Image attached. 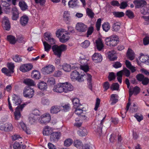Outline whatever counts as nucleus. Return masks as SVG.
<instances>
[{"label": "nucleus", "mask_w": 149, "mask_h": 149, "mask_svg": "<svg viewBox=\"0 0 149 149\" xmlns=\"http://www.w3.org/2000/svg\"><path fill=\"white\" fill-rule=\"evenodd\" d=\"M52 49L54 54L58 57L60 58L62 52L67 49V46L64 44L59 46L54 45L52 46Z\"/></svg>", "instance_id": "1"}, {"label": "nucleus", "mask_w": 149, "mask_h": 149, "mask_svg": "<svg viewBox=\"0 0 149 149\" xmlns=\"http://www.w3.org/2000/svg\"><path fill=\"white\" fill-rule=\"evenodd\" d=\"M119 42L118 37L113 35L105 39L106 44L110 47L115 46L117 45Z\"/></svg>", "instance_id": "2"}, {"label": "nucleus", "mask_w": 149, "mask_h": 149, "mask_svg": "<svg viewBox=\"0 0 149 149\" xmlns=\"http://www.w3.org/2000/svg\"><path fill=\"white\" fill-rule=\"evenodd\" d=\"M86 76V75L81 74V76L79 73L76 70L72 71L70 74L71 78L73 80H76L79 82H82L84 81V79Z\"/></svg>", "instance_id": "3"}, {"label": "nucleus", "mask_w": 149, "mask_h": 149, "mask_svg": "<svg viewBox=\"0 0 149 149\" xmlns=\"http://www.w3.org/2000/svg\"><path fill=\"white\" fill-rule=\"evenodd\" d=\"M34 91L29 86L26 87L24 90L23 94L24 97L31 98L34 95Z\"/></svg>", "instance_id": "4"}, {"label": "nucleus", "mask_w": 149, "mask_h": 149, "mask_svg": "<svg viewBox=\"0 0 149 149\" xmlns=\"http://www.w3.org/2000/svg\"><path fill=\"white\" fill-rule=\"evenodd\" d=\"M51 116L49 113L43 114L39 118L38 120L41 124H46L49 122L51 120Z\"/></svg>", "instance_id": "5"}, {"label": "nucleus", "mask_w": 149, "mask_h": 149, "mask_svg": "<svg viewBox=\"0 0 149 149\" xmlns=\"http://www.w3.org/2000/svg\"><path fill=\"white\" fill-rule=\"evenodd\" d=\"M61 133L59 132H54L52 133L50 135V141L52 142H57L61 136Z\"/></svg>", "instance_id": "6"}, {"label": "nucleus", "mask_w": 149, "mask_h": 149, "mask_svg": "<svg viewBox=\"0 0 149 149\" xmlns=\"http://www.w3.org/2000/svg\"><path fill=\"white\" fill-rule=\"evenodd\" d=\"M79 61L81 63L80 68L85 72H87L89 70L88 65L87 63V60L85 58L80 57Z\"/></svg>", "instance_id": "7"}, {"label": "nucleus", "mask_w": 149, "mask_h": 149, "mask_svg": "<svg viewBox=\"0 0 149 149\" xmlns=\"http://www.w3.org/2000/svg\"><path fill=\"white\" fill-rule=\"evenodd\" d=\"M136 77L138 81L141 82L144 85H146L149 83V79L147 77H145L142 74H138Z\"/></svg>", "instance_id": "8"}, {"label": "nucleus", "mask_w": 149, "mask_h": 149, "mask_svg": "<svg viewBox=\"0 0 149 149\" xmlns=\"http://www.w3.org/2000/svg\"><path fill=\"white\" fill-rule=\"evenodd\" d=\"M26 104H24L18 106L16 108L14 112L15 118L16 120H18L20 118V111H22L23 109L26 106Z\"/></svg>", "instance_id": "9"}, {"label": "nucleus", "mask_w": 149, "mask_h": 149, "mask_svg": "<svg viewBox=\"0 0 149 149\" xmlns=\"http://www.w3.org/2000/svg\"><path fill=\"white\" fill-rule=\"evenodd\" d=\"M13 126L10 123H7L5 124H0V129L6 132H10L12 130Z\"/></svg>", "instance_id": "10"}, {"label": "nucleus", "mask_w": 149, "mask_h": 149, "mask_svg": "<svg viewBox=\"0 0 149 149\" xmlns=\"http://www.w3.org/2000/svg\"><path fill=\"white\" fill-rule=\"evenodd\" d=\"M76 30L79 32H83L86 31L87 29V26L82 22H79L76 26Z\"/></svg>", "instance_id": "11"}, {"label": "nucleus", "mask_w": 149, "mask_h": 149, "mask_svg": "<svg viewBox=\"0 0 149 149\" xmlns=\"http://www.w3.org/2000/svg\"><path fill=\"white\" fill-rule=\"evenodd\" d=\"M55 70V67L53 65H48L43 68L42 70L45 74H49L52 73Z\"/></svg>", "instance_id": "12"}, {"label": "nucleus", "mask_w": 149, "mask_h": 149, "mask_svg": "<svg viewBox=\"0 0 149 149\" xmlns=\"http://www.w3.org/2000/svg\"><path fill=\"white\" fill-rule=\"evenodd\" d=\"M33 68V65L31 64H24L21 65L19 68L20 71L25 72L30 70Z\"/></svg>", "instance_id": "13"}, {"label": "nucleus", "mask_w": 149, "mask_h": 149, "mask_svg": "<svg viewBox=\"0 0 149 149\" xmlns=\"http://www.w3.org/2000/svg\"><path fill=\"white\" fill-rule=\"evenodd\" d=\"M2 23L3 29L9 31L10 29V26L8 17H4L3 19Z\"/></svg>", "instance_id": "14"}, {"label": "nucleus", "mask_w": 149, "mask_h": 149, "mask_svg": "<svg viewBox=\"0 0 149 149\" xmlns=\"http://www.w3.org/2000/svg\"><path fill=\"white\" fill-rule=\"evenodd\" d=\"M39 112L38 110H36L34 111L30 115L29 119V122L31 124H33L36 120L38 119L37 115H39L36 114V113H38Z\"/></svg>", "instance_id": "15"}, {"label": "nucleus", "mask_w": 149, "mask_h": 149, "mask_svg": "<svg viewBox=\"0 0 149 149\" xmlns=\"http://www.w3.org/2000/svg\"><path fill=\"white\" fill-rule=\"evenodd\" d=\"M134 3L135 5V7L136 8H143L147 4V2L145 0H135Z\"/></svg>", "instance_id": "16"}, {"label": "nucleus", "mask_w": 149, "mask_h": 149, "mask_svg": "<svg viewBox=\"0 0 149 149\" xmlns=\"http://www.w3.org/2000/svg\"><path fill=\"white\" fill-rule=\"evenodd\" d=\"M63 92L68 93L72 91L73 87L72 86L70 83L68 82L63 83Z\"/></svg>", "instance_id": "17"}, {"label": "nucleus", "mask_w": 149, "mask_h": 149, "mask_svg": "<svg viewBox=\"0 0 149 149\" xmlns=\"http://www.w3.org/2000/svg\"><path fill=\"white\" fill-rule=\"evenodd\" d=\"M63 18L64 20L67 24H69L71 21L70 13L68 11L64 12L63 15Z\"/></svg>", "instance_id": "18"}, {"label": "nucleus", "mask_w": 149, "mask_h": 149, "mask_svg": "<svg viewBox=\"0 0 149 149\" xmlns=\"http://www.w3.org/2000/svg\"><path fill=\"white\" fill-rule=\"evenodd\" d=\"M140 88L137 86H135L132 89L130 88L129 90V97H131L133 94L136 95L140 91Z\"/></svg>", "instance_id": "19"}, {"label": "nucleus", "mask_w": 149, "mask_h": 149, "mask_svg": "<svg viewBox=\"0 0 149 149\" xmlns=\"http://www.w3.org/2000/svg\"><path fill=\"white\" fill-rule=\"evenodd\" d=\"M92 59L95 63L101 62L102 58L101 54L99 53H95L92 56Z\"/></svg>", "instance_id": "20"}, {"label": "nucleus", "mask_w": 149, "mask_h": 149, "mask_svg": "<svg viewBox=\"0 0 149 149\" xmlns=\"http://www.w3.org/2000/svg\"><path fill=\"white\" fill-rule=\"evenodd\" d=\"M54 92L61 93L63 92V83H60L55 86L53 89Z\"/></svg>", "instance_id": "21"}, {"label": "nucleus", "mask_w": 149, "mask_h": 149, "mask_svg": "<svg viewBox=\"0 0 149 149\" xmlns=\"http://www.w3.org/2000/svg\"><path fill=\"white\" fill-rule=\"evenodd\" d=\"M116 52L114 50H112L108 52V57L111 61H114L116 60L117 57L116 55Z\"/></svg>", "instance_id": "22"}, {"label": "nucleus", "mask_w": 149, "mask_h": 149, "mask_svg": "<svg viewBox=\"0 0 149 149\" xmlns=\"http://www.w3.org/2000/svg\"><path fill=\"white\" fill-rule=\"evenodd\" d=\"M63 69L65 72H69L70 71L71 68H75L77 67L74 65L72 66L71 65L68 64L67 63H64L62 66Z\"/></svg>", "instance_id": "23"}, {"label": "nucleus", "mask_w": 149, "mask_h": 149, "mask_svg": "<svg viewBox=\"0 0 149 149\" xmlns=\"http://www.w3.org/2000/svg\"><path fill=\"white\" fill-rule=\"evenodd\" d=\"M18 126L20 127L27 134H30L31 133L30 130L29 128L26 127L25 124L23 122H21L19 124Z\"/></svg>", "instance_id": "24"}, {"label": "nucleus", "mask_w": 149, "mask_h": 149, "mask_svg": "<svg viewBox=\"0 0 149 149\" xmlns=\"http://www.w3.org/2000/svg\"><path fill=\"white\" fill-rule=\"evenodd\" d=\"M13 15L12 17L13 20H17L19 17V12L16 7H14L12 9Z\"/></svg>", "instance_id": "25"}, {"label": "nucleus", "mask_w": 149, "mask_h": 149, "mask_svg": "<svg viewBox=\"0 0 149 149\" xmlns=\"http://www.w3.org/2000/svg\"><path fill=\"white\" fill-rule=\"evenodd\" d=\"M28 21V17L26 15H24L21 17L20 22L22 25L25 26L27 24Z\"/></svg>", "instance_id": "26"}, {"label": "nucleus", "mask_w": 149, "mask_h": 149, "mask_svg": "<svg viewBox=\"0 0 149 149\" xmlns=\"http://www.w3.org/2000/svg\"><path fill=\"white\" fill-rule=\"evenodd\" d=\"M127 55L128 58L131 60H132L134 58L135 54L134 52L131 49H128Z\"/></svg>", "instance_id": "27"}, {"label": "nucleus", "mask_w": 149, "mask_h": 149, "mask_svg": "<svg viewBox=\"0 0 149 149\" xmlns=\"http://www.w3.org/2000/svg\"><path fill=\"white\" fill-rule=\"evenodd\" d=\"M86 73L87 78V80L88 81V88L91 90H92V77L91 74L88 73H87L86 72Z\"/></svg>", "instance_id": "28"}, {"label": "nucleus", "mask_w": 149, "mask_h": 149, "mask_svg": "<svg viewBox=\"0 0 149 149\" xmlns=\"http://www.w3.org/2000/svg\"><path fill=\"white\" fill-rule=\"evenodd\" d=\"M37 85L38 88L42 91L46 90L47 88V84L44 81L39 82Z\"/></svg>", "instance_id": "29"}, {"label": "nucleus", "mask_w": 149, "mask_h": 149, "mask_svg": "<svg viewBox=\"0 0 149 149\" xmlns=\"http://www.w3.org/2000/svg\"><path fill=\"white\" fill-rule=\"evenodd\" d=\"M87 131L86 129L83 127H81L78 131L77 133L80 136H83L86 135L87 134Z\"/></svg>", "instance_id": "30"}, {"label": "nucleus", "mask_w": 149, "mask_h": 149, "mask_svg": "<svg viewBox=\"0 0 149 149\" xmlns=\"http://www.w3.org/2000/svg\"><path fill=\"white\" fill-rule=\"evenodd\" d=\"M105 116H104L101 121H98L99 122V123H100L97 126V132L100 135H101L103 124L104 121V120L105 119Z\"/></svg>", "instance_id": "31"}, {"label": "nucleus", "mask_w": 149, "mask_h": 149, "mask_svg": "<svg viewBox=\"0 0 149 149\" xmlns=\"http://www.w3.org/2000/svg\"><path fill=\"white\" fill-rule=\"evenodd\" d=\"M42 132L43 135H50L52 133L51 128L48 126H45L43 129Z\"/></svg>", "instance_id": "32"}, {"label": "nucleus", "mask_w": 149, "mask_h": 149, "mask_svg": "<svg viewBox=\"0 0 149 149\" xmlns=\"http://www.w3.org/2000/svg\"><path fill=\"white\" fill-rule=\"evenodd\" d=\"M78 0H70L68 2V5L69 7L74 8L78 6Z\"/></svg>", "instance_id": "33"}, {"label": "nucleus", "mask_w": 149, "mask_h": 149, "mask_svg": "<svg viewBox=\"0 0 149 149\" xmlns=\"http://www.w3.org/2000/svg\"><path fill=\"white\" fill-rule=\"evenodd\" d=\"M96 44L97 49L99 51L101 50L104 47L101 40L99 39L96 40Z\"/></svg>", "instance_id": "34"}, {"label": "nucleus", "mask_w": 149, "mask_h": 149, "mask_svg": "<svg viewBox=\"0 0 149 149\" xmlns=\"http://www.w3.org/2000/svg\"><path fill=\"white\" fill-rule=\"evenodd\" d=\"M31 74L33 77L36 79H38L41 77L40 72L36 70H33Z\"/></svg>", "instance_id": "35"}, {"label": "nucleus", "mask_w": 149, "mask_h": 149, "mask_svg": "<svg viewBox=\"0 0 149 149\" xmlns=\"http://www.w3.org/2000/svg\"><path fill=\"white\" fill-rule=\"evenodd\" d=\"M12 100L15 101L16 105H19L22 102L21 100L20 97L15 95H13Z\"/></svg>", "instance_id": "36"}, {"label": "nucleus", "mask_w": 149, "mask_h": 149, "mask_svg": "<svg viewBox=\"0 0 149 149\" xmlns=\"http://www.w3.org/2000/svg\"><path fill=\"white\" fill-rule=\"evenodd\" d=\"M19 5L21 9L23 11L27 9L28 6L27 4L23 1H20Z\"/></svg>", "instance_id": "37"}, {"label": "nucleus", "mask_w": 149, "mask_h": 149, "mask_svg": "<svg viewBox=\"0 0 149 149\" xmlns=\"http://www.w3.org/2000/svg\"><path fill=\"white\" fill-rule=\"evenodd\" d=\"M72 102L74 105V108L82 106V105L79 103V100L78 98H74L72 100Z\"/></svg>", "instance_id": "38"}, {"label": "nucleus", "mask_w": 149, "mask_h": 149, "mask_svg": "<svg viewBox=\"0 0 149 149\" xmlns=\"http://www.w3.org/2000/svg\"><path fill=\"white\" fill-rule=\"evenodd\" d=\"M23 82L29 86H34L35 85L34 81L30 79H24Z\"/></svg>", "instance_id": "39"}, {"label": "nucleus", "mask_w": 149, "mask_h": 149, "mask_svg": "<svg viewBox=\"0 0 149 149\" xmlns=\"http://www.w3.org/2000/svg\"><path fill=\"white\" fill-rule=\"evenodd\" d=\"M9 2H7V1L5 0H2V2L1 3V6L4 7H5L4 8H3V9L4 10H8L10 9V8L9 7L10 4Z\"/></svg>", "instance_id": "40"}, {"label": "nucleus", "mask_w": 149, "mask_h": 149, "mask_svg": "<svg viewBox=\"0 0 149 149\" xmlns=\"http://www.w3.org/2000/svg\"><path fill=\"white\" fill-rule=\"evenodd\" d=\"M74 146L78 149H80L83 146V144L82 142L78 140L74 141Z\"/></svg>", "instance_id": "41"}, {"label": "nucleus", "mask_w": 149, "mask_h": 149, "mask_svg": "<svg viewBox=\"0 0 149 149\" xmlns=\"http://www.w3.org/2000/svg\"><path fill=\"white\" fill-rule=\"evenodd\" d=\"M118 96L117 95L112 94L111 95L110 100L112 101L111 104H115L118 102Z\"/></svg>", "instance_id": "42"}, {"label": "nucleus", "mask_w": 149, "mask_h": 149, "mask_svg": "<svg viewBox=\"0 0 149 149\" xmlns=\"http://www.w3.org/2000/svg\"><path fill=\"white\" fill-rule=\"evenodd\" d=\"M2 72L4 73L7 76H10L11 74L13 72H11V71L9 69H7L6 68H3L1 69Z\"/></svg>", "instance_id": "43"}, {"label": "nucleus", "mask_w": 149, "mask_h": 149, "mask_svg": "<svg viewBox=\"0 0 149 149\" xmlns=\"http://www.w3.org/2000/svg\"><path fill=\"white\" fill-rule=\"evenodd\" d=\"M84 107L82 106H79V107L74 108L75 109V113L79 116L82 113L83 109Z\"/></svg>", "instance_id": "44"}, {"label": "nucleus", "mask_w": 149, "mask_h": 149, "mask_svg": "<svg viewBox=\"0 0 149 149\" xmlns=\"http://www.w3.org/2000/svg\"><path fill=\"white\" fill-rule=\"evenodd\" d=\"M67 34H63L60 38V41L63 43H64L68 41L69 39V36Z\"/></svg>", "instance_id": "45"}, {"label": "nucleus", "mask_w": 149, "mask_h": 149, "mask_svg": "<svg viewBox=\"0 0 149 149\" xmlns=\"http://www.w3.org/2000/svg\"><path fill=\"white\" fill-rule=\"evenodd\" d=\"M120 23L116 22L113 24L112 27V29L113 31H118L120 28Z\"/></svg>", "instance_id": "46"}, {"label": "nucleus", "mask_w": 149, "mask_h": 149, "mask_svg": "<svg viewBox=\"0 0 149 149\" xmlns=\"http://www.w3.org/2000/svg\"><path fill=\"white\" fill-rule=\"evenodd\" d=\"M60 111V110L58 107L56 106L52 107L50 110V112L52 114L56 113Z\"/></svg>", "instance_id": "47"}, {"label": "nucleus", "mask_w": 149, "mask_h": 149, "mask_svg": "<svg viewBox=\"0 0 149 149\" xmlns=\"http://www.w3.org/2000/svg\"><path fill=\"white\" fill-rule=\"evenodd\" d=\"M43 43L44 46L45 51L47 52H48L51 49V46L46 42H43Z\"/></svg>", "instance_id": "48"}, {"label": "nucleus", "mask_w": 149, "mask_h": 149, "mask_svg": "<svg viewBox=\"0 0 149 149\" xmlns=\"http://www.w3.org/2000/svg\"><path fill=\"white\" fill-rule=\"evenodd\" d=\"M123 75V74L122 70L118 72L117 73V79L120 83H121L122 82Z\"/></svg>", "instance_id": "49"}, {"label": "nucleus", "mask_w": 149, "mask_h": 149, "mask_svg": "<svg viewBox=\"0 0 149 149\" xmlns=\"http://www.w3.org/2000/svg\"><path fill=\"white\" fill-rule=\"evenodd\" d=\"M73 142L72 139L70 138L67 139L64 141V145L65 146L69 147L72 144Z\"/></svg>", "instance_id": "50"}, {"label": "nucleus", "mask_w": 149, "mask_h": 149, "mask_svg": "<svg viewBox=\"0 0 149 149\" xmlns=\"http://www.w3.org/2000/svg\"><path fill=\"white\" fill-rule=\"evenodd\" d=\"M7 40L12 44H14L16 42L15 37L9 35L7 37Z\"/></svg>", "instance_id": "51"}, {"label": "nucleus", "mask_w": 149, "mask_h": 149, "mask_svg": "<svg viewBox=\"0 0 149 149\" xmlns=\"http://www.w3.org/2000/svg\"><path fill=\"white\" fill-rule=\"evenodd\" d=\"M102 27L104 31H107L110 28L109 23L108 22H105L102 25Z\"/></svg>", "instance_id": "52"}, {"label": "nucleus", "mask_w": 149, "mask_h": 149, "mask_svg": "<svg viewBox=\"0 0 149 149\" xmlns=\"http://www.w3.org/2000/svg\"><path fill=\"white\" fill-rule=\"evenodd\" d=\"M87 15L91 18H92L94 17V13L92 10L89 8H87L86 10Z\"/></svg>", "instance_id": "53"}, {"label": "nucleus", "mask_w": 149, "mask_h": 149, "mask_svg": "<svg viewBox=\"0 0 149 149\" xmlns=\"http://www.w3.org/2000/svg\"><path fill=\"white\" fill-rule=\"evenodd\" d=\"M113 13L114 16L117 17H122L124 15V13L123 12H114Z\"/></svg>", "instance_id": "54"}, {"label": "nucleus", "mask_w": 149, "mask_h": 149, "mask_svg": "<svg viewBox=\"0 0 149 149\" xmlns=\"http://www.w3.org/2000/svg\"><path fill=\"white\" fill-rule=\"evenodd\" d=\"M125 14L130 19H132L134 17V13L132 11L130 10H127Z\"/></svg>", "instance_id": "55"}, {"label": "nucleus", "mask_w": 149, "mask_h": 149, "mask_svg": "<svg viewBox=\"0 0 149 149\" xmlns=\"http://www.w3.org/2000/svg\"><path fill=\"white\" fill-rule=\"evenodd\" d=\"M119 85L118 83H113L110 87V88L112 91L117 90L119 88Z\"/></svg>", "instance_id": "56"}, {"label": "nucleus", "mask_w": 149, "mask_h": 149, "mask_svg": "<svg viewBox=\"0 0 149 149\" xmlns=\"http://www.w3.org/2000/svg\"><path fill=\"white\" fill-rule=\"evenodd\" d=\"M13 59L15 62H20L22 61L21 57L18 55H16L15 56H13Z\"/></svg>", "instance_id": "57"}, {"label": "nucleus", "mask_w": 149, "mask_h": 149, "mask_svg": "<svg viewBox=\"0 0 149 149\" xmlns=\"http://www.w3.org/2000/svg\"><path fill=\"white\" fill-rule=\"evenodd\" d=\"M90 42L88 40H85L81 44V46L84 48H86L88 47L90 44Z\"/></svg>", "instance_id": "58"}, {"label": "nucleus", "mask_w": 149, "mask_h": 149, "mask_svg": "<svg viewBox=\"0 0 149 149\" xmlns=\"http://www.w3.org/2000/svg\"><path fill=\"white\" fill-rule=\"evenodd\" d=\"M123 75H125L127 77H129L130 75V72L129 70L126 68H124L122 70Z\"/></svg>", "instance_id": "59"}, {"label": "nucleus", "mask_w": 149, "mask_h": 149, "mask_svg": "<svg viewBox=\"0 0 149 149\" xmlns=\"http://www.w3.org/2000/svg\"><path fill=\"white\" fill-rule=\"evenodd\" d=\"M65 31H64V29H59L56 32V36L57 37H60L61 36H62L63 34H65Z\"/></svg>", "instance_id": "60"}, {"label": "nucleus", "mask_w": 149, "mask_h": 149, "mask_svg": "<svg viewBox=\"0 0 149 149\" xmlns=\"http://www.w3.org/2000/svg\"><path fill=\"white\" fill-rule=\"evenodd\" d=\"M68 32H67V31H65V34H67V35H70V33H73L74 32V30L73 27L71 26H68Z\"/></svg>", "instance_id": "61"}, {"label": "nucleus", "mask_w": 149, "mask_h": 149, "mask_svg": "<svg viewBox=\"0 0 149 149\" xmlns=\"http://www.w3.org/2000/svg\"><path fill=\"white\" fill-rule=\"evenodd\" d=\"M116 78V75L113 72L109 73L108 76V79L110 81Z\"/></svg>", "instance_id": "62"}, {"label": "nucleus", "mask_w": 149, "mask_h": 149, "mask_svg": "<svg viewBox=\"0 0 149 149\" xmlns=\"http://www.w3.org/2000/svg\"><path fill=\"white\" fill-rule=\"evenodd\" d=\"M94 30L93 27L92 26L89 27L87 30V37H88L89 36L91 35L93 33Z\"/></svg>", "instance_id": "63"}, {"label": "nucleus", "mask_w": 149, "mask_h": 149, "mask_svg": "<svg viewBox=\"0 0 149 149\" xmlns=\"http://www.w3.org/2000/svg\"><path fill=\"white\" fill-rule=\"evenodd\" d=\"M134 116L136 118L137 120L139 122H140L142 120H143V116L141 114L139 115L136 113Z\"/></svg>", "instance_id": "64"}]
</instances>
